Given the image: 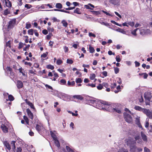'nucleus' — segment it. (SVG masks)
I'll return each mask as SVG.
<instances>
[{"label": "nucleus", "mask_w": 152, "mask_h": 152, "mask_svg": "<svg viewBox=\"0 0 152 152\" xmlns=\"http://www.w3.org/2000/svg\"><path fill=\"white\" fill-rule=\"evenodd\" d=\"M136 142L132 139H128L126 141L127 145L130 147V149L132 150V148H133L135 146Z\"/></svg>", "instance_id": "1"}, {"label": "nucleus", "mask_w": 152, "mask_h": 152, "mask_svg": "<svg viewBox=\"0 0 152 152\" xmlns=\"http://www.w3.org/2000/svg\"><path fill=\"white\" fill-rule=\"evenodd\" d=\"M140 34L142 35L148 34H150L151 32L149 29L146 28H141L140 30Z\"/></svg>", "instance_id": "2"}, {"label": "nucleus", "mask_w": 152, "mask_h": 152, "mask_svg": "<svg viewBox=\"0 0 152 152\" xmlns=\"http://www.w3.org/2000/svg\"><path fill=\"white\" fill-rule=\"evenodd\" d=\"M124 118L126 122L128 123H131L132 121V119L131 115L129 114L126 113L124 114Z\"/></svg>", "instance_id": "3"}, {"label": "nucleus", "mask_w": 152, "mask_h": 152, "mask_svg": "<svg viewBox=\"0 0 152 152\" xmlns=\"http://www.w3.org/2000/svg\"><path fill=\"white\" fill-rule=\"evenodd\" d=\"M9 27H10V21L8 22V24H7V28H3V31L4 32V40L5 42H7V39H6V37L7 36V34L8 33V32L9 30Z\"/></svg>", "instance_id": "4"}, {"label": "nucleus", "mask_w": 152, "mask_h": 152, "mask_svg": "<svg viewBox=\"0 0 152 152\" xmlns=\"http://www.w3.org/2000/svg\"><path fill=\"white\" fill-rule=\"evenodd\" d=\"M16 19L13 18L10 20V29L13 28L15 26L17 25Z\"/></svg>", "instance_id": "5"}, {"label": "nucleus", "mask_w": 152, "mask_h": 152, "mask_svg": "<svg viewBox=\"0 0 152 152\" xmlns=\"http://www.w3.org/2000/svg\"><path fill=\"white\" fill-rule=\"evenodd\" d=\"M150 118H152V113L148 109H145L144 112Z\"/></svg>", "instance_id": "6"}, {"label": "nucleus", "mask_w": 152, "mask_h": 152, "mask_svg": "<svg viewBox=\"0 0 152 152\" xmlns=\"http://www.w3.org/2000/svg\"><path fill=\"white\" fill-rule=\"evenodd\" d=\"M1 128L4 133H6L8 132V129L5 124H2Z\"/></svg>", "instance_id": "7"}, {"label": "nucleus", "mask_w": 152, "mask_h": 152, "mask_svg": "<svg viewBox=\"0 0 152 152\" xmlns=\"http://www.w3.org/2000/svg\"><path fill=\"white\" fill-rule=\"evenodd\" d=\"M141 135L142 140L145 142H147L148 141V138L147 136L142 132H140Z\"/></svg>", "instance_id": "8"}, {"label": "nucleus", "mask_w": 152, "mask_h": 152, "mask_svg": "<svg viewBox=\"0 0 152 152\" xmlns=\"http://www.w3.org/2000/svg\"><path fill=\"white\" fill-rule=\"evenodd\" d=\"M135 141L138 143H140L142 142V140L140 138V137L139 135H136L134 137Z\"/></svg>", "instance_id": "9"}, {"label": "nucleus", "mask_w": 152, "mask_h": 152, "mask_svg": "<svg viewBox=\"0 0 152 152\" xmlns=\"http://www.w3.org/2000/svg\"><path fill=\"white\" fill-rule=\"evenodd\" d=\"M26 112L29 117L31 120H32L34 118V116L30 110L29 108L27 109H26Z\"/></svg>", "instance_id": "10"}, {"label": "nucleus", "mask_w": 152, "mask_h": 152, "mask_svg": "<svg viewBox=\"0 0 152 152\" xmlns=\"http://www.w3.org/2000/svg\"><path fill=\"white\" fill-rule=\"evenodd\" d=\"M3 143L4 146L6 147V150L7 149L10 150V144L9 141L5 140L3 141Z\"/></svg>", "instance_id": "11"}, {"label": "nucleus", "mask_w": 152, "mask_h": 152, "mask_svg": "<svg viewBox=\"0 0 152 152\" xmlns=\"http://www.w3.org/2000/svg\"><path fill=\"white\" fill-rule=\"evenodd\" d=\"M132 150L134 152H140L142 151V149L140 148H137L136 145L134 146L133 148H132Z\"/></svg>", "instance_id": "12"}, {"label": "nucleus", "mask_w": 152, "mask_h": 152, "mask_svg": "<svg viewBox=\"0 0 152 152\" xmlns=\"http://www.w3.org/2000/svg\"><path fill=\"white\" fill-rule=\"evenodd\" d=\"M17 86L18 89L22 88L23 86V84L22 81L20 80H18L17 81Z\"/></svg>", "instance_id": "13"}, {"label": "nucleus", "mask_w": 152, "mask_h": 152, "mask_svg": "<svg viewBox=\"0 0 152 152\" xmlns=\"http://www.w3.org/2000/svg\"><path fill=\"white\" fill-rule=\"evenodd\" d=\"M134 108L135 110H139L140 111H142L143 112H144L145 109H144L142 108L141 107L138 106H135L134 107Z\"/></svg>", "instance_id": "14"}, {"label": "nucleus", "mask_w": 152, "mask_h": 152, "mask_svg": "<svg viewBox=\"0 0 152 152\" xmlns=\"http://www.w3.org/2000/svg\"><path fill=\"white\" fill-rule=\"evenodd\" d=\"M144 97L146 100L149 101L151 98V95L150 94L145 93L144 95Z\"/></svg>", "instance_id": "15"}, {"label": "nucleus", "mask_w": 152, "mask_h": 152, "mask_svg": "<svg viewBox=\"0 0 152 152\" xmlns=\"http://www.w3.org/2000/svg\"><path fill=\"white\" fill-rule=\"evenodd\" d=\"M26 102L29 106L31 108L34 109L35 108L34 104L30 101H28L27 99L25 100Z\"/></svg>", "instance_id": "16"}, {"label": "nucleus", "mask_w": 152, "mask_h": 152, "mask_svg": "<svg viewBox=\"0 0 152 152\" xmlns=\"http://www.w3.org/2000/svg\"><path fill=\"white\" fill-rule=\"evenodd\" d=\"M4 96V98L6 99V102L10 100V95L8 93H4L3 94Z\"/></svg>", "instance_id": "17"}, {"label": "nucleus", "mask_w": 152, "mask_h": 152, "mask_svg": "<svg viewBox=\"0 0 152 152\" xmlns=\"http://www.w3.org/2000/svg\"><path fill=\"white\" fill-rule=\"evenodd\" d=\"M74 99H76L80 100H82L83 99V97L80 95H75L73 96Z\"/></svg>", "instance_id": "18"}, {"label": "nucleus", "mask_w": 152, "mask_h": 152, "mask_svg": "<svg viewBox=\"0 0 152 152\" xmlns=\"http://www.w3.org/2000/svg\"><path fill=\"white\" fill-rule=\"evenodd\" d=\"M119 0H110V2L114 5H117L119 3Z\"/></svg>", "instance_id": "19"}, {"label": "nucleus", "mask_w": 152, "mask_h": 152, "mask_svg": "<svg viewBox=\"0 0 152 152\" xmlns=\"http://www.w3.org/2000/svg\"><path fill=\"white\" fill-rule=\"evenodd\" d=\"M107 110L110 112H114V108H113L112 107V106L109 104L108 106H107Z\"/></svg>", "instance_id": "20"}, {"label": "nucleus", "mask_w": 152, "mask_h": 152, "mask_svg": "<svg viewBox=\"0 0 152 152\" xmlns=\"http://www.w3.org/2000/svg\"><path fill=\"white\" fill-rule=\"evenodd\" d=\"M98 102L99 103V104H104V105H106V108H107V106H108L109 104V103H108L106 101H101L100 102Z\"/></svg>", "instance_id": "21"}, {"label": "nucleus", "mask_w": 152, "mask_h": 152, "mask_svg": "<svg viewBox=\"0 0 152 152\" xmlns=\"http://www.w3.org/2000/svg\"><path fill=\"white\" fill-rule=\"evenodd\" d=\"M16 142L15 141H12L11 142V146L12 148L13 151L15 152V143Z\"/></svg>", "instance_id": "22"}, {"label": "nucleus", "mask_w": 152, "mask_h": 152, "mask_svg": "<svg viewBox=\"0 0 152 152\" xmlns=\"http://www.w3.org/2000/svg\"><path fill=\"white\" fill-rule=\"evenodd\" d=\"M50 134L51 136L53 138L54 140H56V139H57V137L54 133H53L52 132H50Z\"/></svg>", "instance_id": "23"}, {"label": "nucleus", "mask_w": 152, "mask_h": 152, "mask_svg": "<svg viewBox=\"0 0 152 152\" xmlns=\"http://www.w3.org/2000/svg\"><path fill=\"white\" fill-rule=\"evenodd\" d=\"M56 7L58 9H61L62 8V5L60 3H57L56 4Z\"/></svg>", "instance_id": "24"}, {"label": "nucleus", "mask_w": 152, "mask_h": 152, "mask_svg": "<svg viewBox=\"0 0 152 152\" xmlns=\"http://www.w3.org/2000/svg\"><path fill=\"white\" fill-rule=\"evenodd\" d=\"M54 140V143H55L56 145L58 148H59L60 147V145L58 140L57 139L56 140Z\"/></svg>", "instance_id": "25"}, {"label": "nucleus", "mask_w": 152, "mask_h": 152, "mask_svg": "<svg viewBox=\"0 0 152 152\" xmlns=\"http://www.w3.org/2000/svg\"><path fill=\"white\" fill-rule=\"evenodd\" d=\"M75 84V82L74 81L70 82L69 81H68L67 84L69 86H73Z\"/></svg>", "instance_id": "26"}, {"label": "nucleus", "mask_w": 152, "mask_h": 152, "mask_svg": "<svg viewBox=\"0 0 152 152\" xmlns=\"http://www.w3.org/2000/svg\"><path fill=\"white\" fill-rule=\"evenodd\" d=\"M23 118L24 120L25 121L27 124L29 125V120L27 117L25 115H24L23 117Z\"/></svg>", "instance_id": "27"}, {"label": "nucleus", "mask_w": 152, "mask_h": 152, "mask_svg": "<svg viewBox=\"0 0 152 152\" xmlns=\"http://www.w3.org/2000/svg\"><path fill=\"white\" fill-rule=\"evenodd\" d=\"M117 31L123 34H126V32L122 29L118 28L117 29Z\"/></svg>", "instance_id": "28"}, {"label": "nucleus", "mask_w": 152, "mask_h": 152, "mask_svg": "<svg viewBox=\"0 0 152 152\" xmlns=\"http://www.w3.org/2000/svg\"><path fill=\"white\" fill-rule=\"evenodd\" d=\"M5 73L7 75H8L9 74V72H10V66H7L6 69H4Z\"/></svg>", "instance_id": "29"}, {"label": "nucleus", "mask_w": 152, "mask_h": 152, "mask_svg": "<svg viewBox=\"0 0 152 152\" xmlns=\"http://www.w3.org/2000/svg\"><path fill=\"white\" fill-rule=\"evenodd\" d=\"M66 149L67 151L68 152H75L73 150L70 148V147L68 146H66Z\"/></svg>", "instance_id": "30"}, {"label": "nucleus", "mask_w": 152, "mask_h": 152, "mask_svg": "<svg viewBox=\"0 0 152 152\" xmlns=\"http://www.w3.org/2000/svg\"><path fill=\"white\" fill-rule=\"evenodd\" d=\"M89 49L90 53H93L95 51V50H94V48L93 47H91V46H89Z\"/></svg>", "instance_id": "31"}, {"label": "nucleus", "mask_w": 152, "mask_h": 152, "mask_svg": "<svg viewBox=\"0 0 152 152\" xmlns=\"http://www.w3.org/2000/svg\"><path fill=\"white\" fill-rule=\"evenodd\" d=\"M74 13H77V14H80L81 12H80V9L78 8H76V9L74 11Z\"/></svg>", "instance_id": "32"}, {"label": "nucleus", "mask_w": 152, "mask_h": 152, "mask_svg": "<svg viewBox=\"0 0 152 152\" xmlns=\"http://www.w3.org/2000/svg\"><path fill=\"white\" fill-rule=\"evenodd\" d=\"M4 2L5 3V5L7 7H10V1L9 0H4Z\"/></svg>", "instance_id": "33"}, {"label": "nucleus", "mask_w": 152, "mask_h": 152, "mask_svg": "<svg viewBox=\"0 0 152 152\" xmlns=\"http://www.w3.org/2000/svg\"><path fill=\"white\" fill-rule=\"evenodd\" d=\"M62 23L63 24V26L65 27H66L68 25V23L65 20H63L62 21Z\"/></svg>", "instance_id": "34"}, {"label": "nucleus", "mask_w": 152, "mask_h": 152, "mask_svg": "<svg viewBox=\"0 0 152 152\" xmlns=\"http://www.w3.org/2000/svg\"><path fill=\"white\" fill-rule=\"evenodd\" d=\"M96 75L94 74H91L90 75V78L91 80H93L95 77Z\"/></svg>", "instance_id": "35"}, {"label": "nucleus", "mask_w": 152, "mask_h": 152, "mask_svg": "<svg viewBox=\"0 0 152 152\" xmlns=\"http://www.w3.org/2000/svg\"><path fill=\"white\" fill-rule=\"evenodd\" d=\"M60 82V84L62 85L65 84L66 83V81L64 79L61 80Z\"/></svg>", "instance_id": "36"}, {"label": "nucleus", "mask_w": 152, "mask_h": 152, "mask_svg": "<svg viewBox=\"0 0 152 152\" xmlns=\"http://www.w3.org/2000/svg\"><path fill=\"white\" fill-rule=\"evenodd\" d=\"M118 152H128V151L126 149H123V148H121L119 149Z\"/></svg>", "instance_id": "37"}, {"label": "nucleus", "mask_w": 152, "mask_h": 152, "mask_svg": "<svg viewBox=\"0 0 152 152\" xmlns=\"http://www.w3.org/2000/svg\"><path fill=\"white\" fill-rule=\"evenodd\" d=\"M36 130L38 132H39L41 130V126L38 125L37 124L36 126Z\"/></svg>", "instance_id": "38"}, {"label": "nucleus", "mask_w": 152, "mask_h": 152, "mask_svg": "<svg viewBox=\"0 0 152 152\" xmlns=\"http://www.w3.org/2000/svg\"><path fill=\"white\" fill-rule=\"evenodd\" d=\"M47 68L48 69H50L51 70H53L54 69V66L50 64L48 65L47 66Z\"/></svg>", "instance_id": "39"}, {"label": "nucleus", "mask_w": 152, "mask_h": 152, "mask_svg": "<svg viewBox=\"0 0 152 152\" xmlns=\"http://www.w3.org/2000/svg\"><path fill=\"white\" fill-rule=\"evenodd\" d=\"M82 82V80L80 78H77L76 79V82L77 83H81Z\"/></svg>", "instance_id": "40"}, {"label": "nucleus", "mask_w": 152, "mask_h": 152, "mask_svg": "<svg viewBox=\"0 0 152 152\" xmlns=\"http://www.w3.org/2000/svg\"><path fill=\"white\" fill-rule=\"evenodd\" d=\"M103 88V87L102 84V85L101 84H99V85L97 86V88L99 90H101Z\"/></svg>", "instance_id": "41"}, {"label": "nucleus", "mask_w": 152, "mask_h": 152, "mask_svg": "<svg viewBox=\"0 0 152 152\" xmlns=\"http://www.w3.org/2000/svg\"><path fill=\"white\" fill-rule=\"evenodd\" d=\"M114 69L115 72L116 74H117L119 72V69L117 67H114Z\"/></svg>", "instance_id": "42"}, {"label": "nucleus", "mask_w": 152, "mask_h": 152, "mask_svg": "<svg viewBox=\"0 0 152 152\" xmlns=\"http://www.w3.org/2000/svg\"><path fill=\"white\" fill-rule=\"evenodd\" d=\"M28 34L29 35H33V30L32 29H31L28 31Z\"/></svg>", "instance_id": "43"}, {"label": "nucleus", "mask_w": 152, "mask_h": 152, "mask_svg": "<svg viewBox=\"0 0 152 152\" xmlns=\"http://www.w3.org/2000/svg\"><path fill=\"white\" fill-rule=\"evenodd\" d=\"M138 29H139L138 28H136V29H134L133 31L132 32V34L134 36H136L137 34L136 33V32L137 31Z\"/></svg>", "instance_id": "44"}, {"label": "nucleus", "mask_w": 152, "mask_h": 152, "mask_svg": "<svg viewBox=\"0 0 152 152\" xmlns=\"http://www.w3.org/2000/svg\"><path fill=\"white\" fill-rule=\"evenodd\" d=\"M73 62V61L72 59H67L66 61V63L68 64H72Z\"/></svg>", "instance_id": "45"}, {"label": "nucleus", "mask_w": 152, "mask_h": 152, "mask_svg": "<svg viewBox=\"0 0 152 152\" xmlns=\"http://www.w3.org/2000/svg\"><path fill=\"white\" fill-rule=\"evenodd\" d=\"M135 121L137 124H139L140 122L139 117H137L135 118Z\"/></svg>", "instance_id": "46"}, {"label": "nucleus", "mask_w": 152, "mask_h": 152, "mask_svg": "<svg viewBox=\"0 0 152 152\" xmlns=\"http://www.w3.org/2000/svg\"><path fill=\"white\" fill-rule=\"evenodd\" d=\"M9 13H10V12L8 11V9H7L4 10V15H7Z\"/></svg>", "instance_id": "47"}, {"label": "nucleus", "mask_w": 152, "mask_h": 152, "mask_svg": "<svg viewBox=\"0 0 152 152\" xmlns=\"http://www.w3.org/2000/svg\"><path fill=\"white\" fill-rule=\"evenodd\" d=\"M24 44L22 42H20L19 44L18 48L20 49L22 48L23 47Z\"/></svg>", "instance_id": "48"}, {"label": "nucleus", "mask_w": 152, "mask_h": 152, "mask_svg": "<svg viewBox=\"0 0 152 152\" xmlns=\"http://www.w3.org/2000/svg\"><path fill=\"white\" fill-rule=\"evenodd\" d=\"M114 112H116L119 113H121V111L119 110L118 108H114Z\"/></svg>", "instance_id": "49"}, {"label": "nucleus", "mask_w": 152, "mask_h": 152, "mask_svg": "<svg viewBox=\"0 0 152 152\" xmlns=\"http://www.w3.org/2000/svg\"><path fill=\"white\" fill-rule=\"evenodd\" d=\"M25 7L26 8H27V9H29L31 7H32V6H31V5L30 4H25Z\"/></svg>", "instance_id": "50"}, {"label": "nucleus", "mask_w": 152, "mask_h": 152, "mask_svg": "<svg viewBox=\"0 0 152 152\" xmlns=\"http://www.w3.org/2000/svg\"><path fill=\"white\" fill-rule=\"evenodd\" d=\"M117 79L118 80V82L119 84L121 85L122 83V80L121 78L120 77H118L117 78Z\"/></svg>", "instance_id": "51"}, {"label": "nucleus", "mask_w": 152, "mask_h": 152, "mask_svg": "<svg viewBox=\"0 0 152 152\" xmlns=\"http://www.w3.org/2000/svg\"><path fill=\"white\" fill-rule=\"evenodd\" d=\"M128 24L131 26H133L134 25V23L133 22H129L128 23Z\"/></svg>", "instance_id": "52"}, {"label": "nucleus", "mask_w": 152, "mask_h": 152, "mask_svg": "<svg viewBox=\"0 0 152 152\" xmlns=\"http://www.w3.org/2000/svg\"><path fill=\"white\" fill-rule=\"evenodd\" d=\"M31 24L30 23H26V28H27V29H28L30 28H31Z\"/></svg>", "instance_id": "53"}, {"label": "nucleus", "mask_w": 152, "mask_h": 152, "mask_svg": "<svg viewBox=\"0 0 152 152\" xmlns=\"http://www.w3.org/2000/svg\"><path fill=\"white\" fill-rule=\"evenodd\" d=\"M144 152H151V151L148 148L145 147L144 148Z\"/></svg>", "instance_id": "54"}, {"label": "nucleus", "mask_w": 152, "mask_h": 152, "mask_svg": "<svg viewBox=\"0 0 152 152\" xmlns=\"http://www.w3.org/2000/svg\"><path fill=\"white\" fill-rule=\"evenodd\" d=\"M62 63V61L61 60H58L56 63L58 65H60Z\"/></svg>", "instance_id": "55"}, {"label": "nucleus", "mask_w": 152, "mask_h": 152, "mask_svg": "<svg viewBox=\"0 0 152 152\" xmlns=\"http://www.w3.org/2000/svg\"><path fill=\"white\" fill-rule=\"evenodd\" d=\"M87 86H91L92 88L95 87L96 86L95 84L88 83L86 85Z\"/></svg>", "instance_id": "56"}, {"label": "nucleus", "mask_w": 152, "mask_h": 152, "mask_svg": "<svg viewBox=\"0 0 152 152\" xmlns=\"http://www.w3.org/2000/svg\"><path fill=\"white\" fill-rule=\"evenodd\" d=\"M103 86H104L105 88H107L108 86V85L107 83H103L102 84Z\"/></svg>", "instance_id": "57"}, {"label": "nucleus", "mask_w": 152, "mask_h": 152, "mask_svg": "<svg viewBox=\"0 0 152 152\" xmlns=\"http://www.w3.org/2000/svg\"><path fill=\"white\" fill-rule=\"evenodd\" d=\"M116 61L120 62L121 61V59L119 58V56H116Z\"/></svg>", "instance_id": "58"}, {"label": "nucleus", "mask_w": 152, "mask_h": 152, "mask_svg": "<svg viewBox=\"0 0 152 152\" xmlns=\"http://www.w3.org/2000/svg\"><path fill=\"white\" fill-rule=\"evenodd\" d=\"M90 6V5H89V4L88 5H85V7L87 9H90L91 10H93V9L91 8Z\"/></svg>", "instance_id": "59"}, {"label": "nucleus", "mask_w": 152, "mask_h": 152, "mask_svg": "<svg viewBox=\"0 0 152 152\" xmlns=\"http://www.w3.org/2000/svg\"><path fill=\"white\" fill-rule=\"evenodd\" d=\"M48 54V52H47L46 53H43V54L41 55V57L43 58H45L47 56Z\"/></svg>", "instance_id": "60"}, {"label": "nucleus", "mask_w": 152, "mask_h": 152, "mask_svg": "<svg viewBox=\"0 0 152 152\" xmlns=\"http://www.w3.org/2000/svg\"><path fill=\"white\" fill-rule=\"evenodd\" d=\"M75 8V7H69L67 8H65V10H72L74 9Z\"/></svg>", "instance_id": "61"}, {"label": "nucleus", "mask_w": 152, "mask_h": 152, "mask_svg": "<svg viewBox=\"0 0 152 152\" xmlns=\"http://www.w3.org/2000/svg\"><path fill=\"white\" fill-rule=\"evenodd\" d=\"M30 45H27L25 48H23V50L26 51L27 50V49H28L30 47Z\"/></svg>", "instance_id": "62"}, {"label": "nucleus", "mask_w": 152, "mask_h": 152, "mask_svg": "<svg viewBox=\"0 0 152 152\" xmlns=\"http://www.w3.org/2000/svg\"><path fill=\"white\" fill-rule=\"evenodd\" d=\"M42 33L45 35H46L48 33V31L46 29L43 30L42 31Z\"/></svg>", "instance_id": "63"}, {"label": "nucleus", "mask_w": 152, "mask_h": 152, "mask_svg": "<svg viewBox=\"0 0 152 152\" xmlns=\"http://www.w3.org/2000/svg\"><path fill=\"white\" fill-rule=\"evenodd\" d=\"M22 150V148H17L16 150V152H21Z\"/></svg>", "instance_id": "64"}]
</instances>
